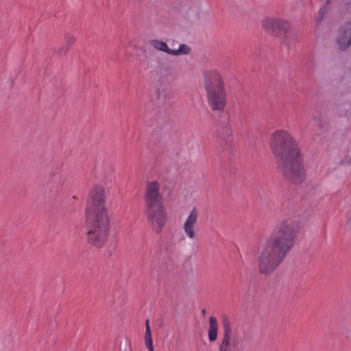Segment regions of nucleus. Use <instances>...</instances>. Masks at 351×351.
I'll return each mask as SVG.
<instances>
[{
	"instance_id": "obj_1",
	"label": "nucleus",
	"mask_w": 351,
	"mask_h": 351,
	"mask_svg": "<svg viewBox=\"0 0 351 351\" xmlns=\"http://www.w3.org/2000/svg\"><path fill=\"white\" fill-rule=\"evenodd\" d=\"M298 221L292 217L281 220L265 243L258 249V271L263 275L274 272L294 245L299 232Z\"/></svg>"
},
{
	"instance_id": "obj_2",
	"label": "nucleus",
	"mask_w": 351,
	"mask_h": 351,
	"mask_svg": "<svg viewBox=\"0 0 351 351\" xmlns=\"http://www.w3.org/2000/svg\"><path fill=\"white\" fill-rule=\"evenodd\" d=\"M270 147L280 173L289 182L299 184L306 178V171L300 147L291 134L284 130L272 134Z\"/></svg>"
},
{
	"instance_id": "obj_3",
	"label": "nucleus",
	"mask_w": 351,
	"mask_h": 351,
	"mask_svg": "<svg viewBox=\"0 0 351 351\" xmlns=\"http://www.w3.org/2000/svg\"><path fill=\"white\" fill-rule=\"evenodd\" d=\"M108 196V191L101 184H97L92 186L87 198V241L97 248L105 245L110 229V219L106 207Z\"/></svg>"
},
{
	"instance_id": "obj_4",
	"label": "nucleus",
	"mask_w": 351,
	"mask_h": 351,
	"mask_svg": "<svg viewBox=\"0 0 351 351\" xmlns=\"http://www.w3.org/2000/svg\"><path fill=\"white\" fill-rule=\"evenodd\" d=\"M203 83L210 109L213 111H223L226 106V92L221 73L216 69L205 71Z\"/></svg>"
},
{
	"instance_id": "obj_5",
	"label": "nucleus",
	"mask_w": 351,
	"mask_h": 351,
	"mask_svg": "<svg viewBox=\"0 0 351 351\" xmlns=\"http://www.w3.org/2000/svg\"><path fill=\"white\" fill-rule=\"evenodd\" d=\"M148 223L156 234H160L166 225L167 214L163 204L145 206Z\"/></svg>"
},
{
	"instance_id": "obj_6",
	"label": "nucleus",
	"mask_w": 351,
	"mask_h": 351,
	"mask_svg": "<svg viewBox=\"0 0 351 351\" xmlns=\"http://www.w3.org/2000/svg\"><path fill=\"white\" fill-rule=\"evenodd\" d=\"M160 189V184L158 181L147 182L144 195L145 206L163 204L162 194Z\"/></svg>"
},
{
	"instance_id": "obj_7",
	"label": "nucleus",
	"mask_w": 351,
	"mask_h": 351,
	"mask_svg": "<svg viewBox=\"0 0 351 351\" xmlns=\"http://www.w3.org/2000/svg\"><path fill=\"white\" fill-rule=\"evenodd\" d=\"M149 44L155 49L166 52L167 53L172 56L186 55L191 52L190 47L185 44L180 45L178 49H171L168 47L166 43L156 39L150 40Z\"/></svg>"
},
{
	"instance_id": "obj_8",
	"label": "nucleus",
	"mask_w": 351,
	"mask_h": 351,
	"mask_svg": "<svg viewBox=\"0 0 351 351\" xmlns=\"http://www.w3.org/2000/svg\"><path fill=\"white\" fill-rule=\"evenodd\" d=\"M199 217L198 210L194 207L186 218L182 229L186 238L190 240L194 239L196 237L195 227Z\"/></svg>"
},
{
	"instance_id": "obj_9",
	"label": "nucleus",
	"mask_w": 351,
	"mask_h": 351,
	"mask_svg": "<svg viewBox=\"0 0 351 351\" xmlns=\"http://www.w3.org/2000/svg\"><path fill=\"white\" fill-rule=\"evenodd\" d=\"M336 43L341 50H346L351 45V20L339 27Z\"/></svg>"
},
{
	"instance_id": "obj_10",
	"label": "nucleus",
	"mask_w": 351,
	"mask_h": 351,
	"mask_svg": "<svg viewBox=\"0 0 351 351\" xmlns=\"http://www.w3.org/2000/svg\"><path fill=\"white\" fill-rule=\"evenodd\" d=\"M239 341L232 337L231 330L226 328L223 332V339L220 346L219 351H239Z\"/></svg>"
},
{
	"instance_id": "obj_11",
	"label": "nucleus",
	"mask_w": 351,
	"mask_h": 351,
	"mask_svg": "<svg viewBox=\"0 0 351 351\" xmlns=\"http://www.w3.org/2000/svg\"><path fill=\"white\" fill-rule=\"evenodd\" d=\"M172 99V94L165 88H158L156 101L159 104L165 105Z\"/></svg>"
},
{
	"instance_id": "obj_12",
	"label": "nucleus",
	"mask_w": 351,
	"mask_h": 351,
	"mask_svg": "<svg viewBox=\"0 0 351 351\" xmlns=\"http://www.w3.org/2000/svg\"><path fill=\"white\" fill-rule=\"evenodd\" d=\"M218 324L213 316L209 319L208 338L210 341H214L217 337Z\"/></svg>"
},
{
	"instance_id": "obj_13",
	"label": "nucleus",
	"mask_w": 351,
	"mask_h": 351,
	"mask_svg": "<svg viewBox=\"0 0 351 351\" xmlns=\"http://www.w3.org/2000/svg\"><path fill=\"white\" fill-rule=\"evenodd\" d=\"M262 27L268 32H276V19L266 17L261 22Z\"/></svg>"
},
{
	"instance_id": "obj_14",
	"label": "nucleus",
	"mask_w": 351,
	"mask_h": 351,
	"mask_svg": "<svg viewBox=\"0 0 351 351\" xmlns=\"http://www.w3.org/2000/svg\"><path fill=\"white\" fill-rule=\"evenodd\" d=\"M329 1H327L325 5L319 9L315 18V21L317 25L320 24L323 19L327 14L328 9L329 7Z\"/></svg>"
},
{
	"instance_id": "obj_15",
	"label": "nucleus",
	"mask_w": 351,
	"mask_h": 351,
	"mask_svg": "<svg viewBox=\"0 0 351 351\" xmlns=\"http://www.w3.org/2000/svg\"><path fill=\"white\" fill-rule=\"evenodd\" d=\"M290 29V23L289 21L282 19H276V32H288Z\"/></svg>"
},
{
	"instance_id": "obj_16",
	"label": "nucleus",
	"mask_w": 351,
	"mask_h": 351,
	"mask_svg": "<svg viewBox=\"0 0 351 351\" xmlns=\"http://www.w3.org/2000/svg\"><path fill=\"white\" fill-rule=\"evenodd\" d=\"M145 345L149 351H154L153 339L152 337V332L145 330Z\"/></svg>"
},
{
	"instance_id": "obj_17",
	"label": "nucleus",
	"mask_w": 351,
	"mask_h": 351,
	"mask_svg": "<svg viewBox=\"0 0 351 351\" xmlns=\"http://www.w3.org/2000/svg\"><path fill=\"white\" fill-rule=\"evenodd\" d=\"M65 41L68 45H71L75 41V36L71 34H67L65 36Z\"/></svg>"
},
{
	"instance_id": "obj_18",
	"label": "nucleus",
	"mask_w": 351,
	"mask_h": 351,
	"mask_svg": "<svg viewBox=\"0 0 351 351\" xmlns=\"http://www.w3.org/2000/svg\"><path fill=\"white\" fill-rule=\"evenodd\" d=\"M145 330H148V331L151 330L149 319H147L145 322Z\"/></svg>"
}]
</instances>
